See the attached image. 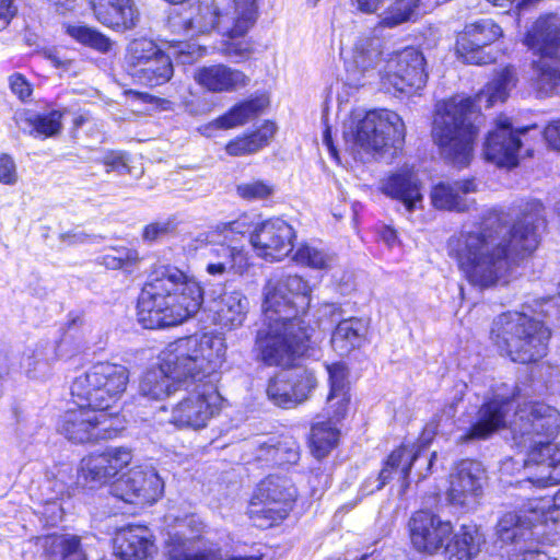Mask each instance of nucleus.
<instances>
[{
  "label": "nucleus",
  "instance_id": "f257e3e1",
  "mask_svg": "<svg viewBox=\"0 0 560 560\" xmlns=\"http://www.w3.org/2000/svg\"><path fill=\"white\" fill-rule=\"evenodd\" d=\"M544 212L540 201H532L511 224L504 213L490 211L480 224L447 240V255L471 285L488 289L504 284L518 260L537 248L539 230L545 228Z\"/></svg>",
  "mask_w": 560,
  "mask_h": 560
},
{
  "label": "nucleus",
  "instance_id": "f03ea898",
  "mask_svg": "<svg viewBox=\"0 0 560 560\" xmlns=\"http://www.w3.org/2000/svg\"><path fill=\"white\" fill-rule=\"evenodd\" d=\"M312 289L298 275L270 280L264 289L265 327L257 331V358L266 365H288L296 355L317 354V336L299 316L311 304Z\"/></svg>",
  "mask_w": 560,
  "mask_h": 560
},
{
  "label": "nucleus",
  "instance_id": "7ed1b4c3",
  "mask_svg": "<svg viewBox=\"0 0 560 560\" xmlns=\"http://www.w3.org/2000/svg\"><path fill=\"white\" fill-rule=\"evenodd\" d=\"M514 85V70L504 68L474 100L453 97L436 104L431 133L445 161L456 167H465L470 163L477 137V128L472 122L476 108L480 110L504 102Z\"/></svg>",
  "mask_w": 560,
  "mask_h": 560
},
{
  "label": "nucleus",
  "instance_id": "20e7f679",
  "mask_svg": "<svg viewBox=\"0 0 560 560\" xmlns=\"http://www.w3.org/2000/svg\"><path fill=\"white\" fill-rule=\"evenodd\" d=\"M226 346L220 335L203 334L179 338L159 355V366L148 370L140 381V394L161 400L198 375L215 373L225 360Z\"/></svg>",
  "mask_w": 560,
  "mask_h": 560
},
{
  "label": "nucleus",
  "instance_id": "39448f33",
  "mask_svg": "<svg viewBox=\"0 0 560 560\" xmlns=\"http://www.w3.org/2000/svg\"><path fill=\"white\" fill-rule=\"evenodd\" d=\"M203 291L200 284L171 266L156 268L138 299V318L147 329L176 326L200 310Z\"/></svg>",
  "mask_w": 560,
  "mask_h": 560
},
{
  "label": "nucleus",
  "instance_id": "423d86ee",
  "mask_svg": "<svg viewBox=\"0 0 560 560\" xmlns=\"http://www.w3.org/2000/svg\"><path fill=\"white\" fill-rule=\"evenodd\" d=\"M550 336L542 320L515 311L498 315L490 328V339L501 355L522 364L542 359Z\"/></svg>",
  "mask_w": 560,
  "mask_h": 560
},
{
  "label": "nucleus",
  "instance_id": "0eeeda50",
  "mask_svg": "<svg viewBox=\"0 0 560 560\" xmlns=\"http://www.w3.org/2000/svg\"><path fill=\"white\" fill-rule=\"evenodd\" d=\"M129 372L120 364L98 362L77 376L71 384V395L85 407L104 413L112 409L127 388Z\"/></svg>",
  "mask_w": 560,
  "mask_h": 560
},
{
  "label": "nucleus",
  "instance_id": "6e6552de",
  "mask_svg": "<svg viewBox=\"0 0 560 560\" xmlns=\"http://www.w3.org/2000/svg\"><path fill=\"white\" fill-rule=\"evenodd\" d=\"M213 374L198 375L183 383L187 394L173 407L170 423L179 429L200 430L219 413L222 397L210 380Z\"/></svg>",
  "mask_w": 560,
  "mask_h": 560
},
{
  "label": "nucleus",
  "instance_id": "1a4fd4ad",
  "mask_svg": "<svg viewBox=\"0 0 560 560\" xmlns=\"http://www.w3.org/2000/svg\"><path fill=\"white\" fill-rule=\"evenodd\" d=\"M258 16L257 0H224L219 8V33L226 37L222 44L225 56L235 60L249 57L250 42L245 37Z\"/></svg>",
  "mask_w": 560,
  "mask_h": 560
},
{
  "label": "nucleus",
  "instance_id": "9d476101",
  "mask_svg": "<svg viewBox=\"0 0 560 560\" xmlns=\"http://www.w3.org/2000/svg\"><path fill=\"white\" fill-rule=\"evenodd\" d=\"M296 498L291 479L271 475L257 486L248 508L249 517L260 527L272 526L287 517Z\"/></svg>",
  "mask_w": 560,
  "mask_h": 560
},
{
  "label": "nucleus",
  "instance_id": "9b49d317",
  "mask_svg": "<svg viewBox=\"0 0 560 560\" xmlns=\"http://www.w3.org/2000/svg\"><path fill=\"white\" fill-rule=\"evenodd\" d=\"M167 560H222L221 547L208 537L206 525L195 515L180 521L164 542Z\"/></svg>",
  "mask_w": 560,
  "mask_h": 560
},
{
  "label": "nucleus",
  "instance_id": "f8f14e48",
  "mask_svg": "<svg viewBox=\"0 0 560 560\" xmlns=\"http://www.w3.org/2000/svg\"><path fill=\"white\" fill-rule=\"evenodd\" d=\"M354 142L363 150L382 152L387 147L399 148L405 138L400 117L390 110H371L361 119L354 131Z\"/></svg>",
  "mask_w": 560,
  "mask_h": 560
},
{
  "label": "nucleus",
  "instance_id": "ddd939ff",
  "mask_svg": "<svg viewBox=\"0 0 560 560\" xmlns=\"http://www.w3.org/2000/svg\"><path fill=\"white\" fill-rule=\"evenodd\" d=\"M383 85L395 92L409 93L422 89L428 80L425 59L422 52L413 47L396 51L380 68Z\"/></svg>",
  "mask_w": 560,
  "mask_h": 560
},
{
  "label": "nucleus",
  "instance_id": "4468645a",
  "mask_svg": "<svg viewBox=\"0 0 560 560\" xmlns=\"http://www.w3.org/2000/svg\"><path fill=\"white\" fill-rule=\"evenodd\" d=\"M540 535L534 518L516 512L504 514L495 526L497 544L506 548L508 560H533L539 556L535 536Z\"/></svg>",
  "mask_w": 560,
  "mask_h": 560
},
{
  "label": "nucleus",
  "instance_id": "2eb2a0df",
  "mask_svg": "<svg viewBox=\"0 0 560 560\" xmlns=\"http://www.w3.org/2000/svg\"><path fill=\"white\" fill-rule=\"evenodd\" d=\"M560 428V412L544 402L524 406L515 412L511 424L513 441L518 447H526L535 440H550Z\"/></svg>",
  "mask_w": 560,
  "mask_h": 560
},
{
  "label": "nucleus",
  "instance_id": "dca6fc26",
  "mask_svg": "<svg viewBox=\"0 0 560 560\" xmlns=\"http://www.w3.org/2000/svg\"><path fill=\"white\" fill-rule=\"evenodd\" d=\"M427 462V472L430 471L436 454L423 455L415 446L402 445L394 450L387 457L382 470L376 477H369L361 487L364 495L373 494L383 489L390 480L397 479L400 483V493H405L409 486V474L412 466L421 459Z\"/></svg>",
  "mask_w": 560,
  "mask_h": 560
},
{
  "label": "nucleus",
  "instance_id": "f3484780",
  "mask_svg": "<svg viewBox=\"0 0 560 560\" xmlns=\"http://www.w3.org/2000/svg\"><path fill=\"white\" fill-rule=\"evenodd\" d=\"M78 409H71L61 417L58 430L66 439L73 443L83 444L98 440L112 439L117 431L105 425L107 417L105 413L85 407L75 399Z\"/></svg>",
  "mask_w": 560,
  "mask_h": 560
},
{
  "label": "nucleus",
  "instance_id": "a211bd4d",
  "mask_svg": "<svg viewBox=\"0 0 560 560\" xmlns=\"http://www.w3.org/2000/svg\"><path fill=\"white\" fill-rule=\"evenodd\" d=\"M523 44L538 56L534 61L535 80L538 78V63L546 62L560 68V15L545 13L526 27Z\"/></svg>",
  "mask_w": 560,
  "mask_h": 560
},
{
  "label": "nucleus",
  "instance_id": "6ab92c4d",
  "mask_svg": "<svg viewBox=\"0 0 560 560\" xmlns=\"http://www.w3.org/2000/svg\"><path fill=\"white\" fill-rule=\"evenodd\" d=\"M212 230L206 234L202 256L206 272L214 278L243 275L248 268L247 253L235 242L228 241Z\"/></svg>",
  "mask_w": 560,
  "mask_h": 560
},
{
  "label": "nucleus",
  "instance_id": "aec40b11",
  "mask_svg": "<svg viewBox=\"0 0 560 560\" xmlns=\"http://www.w3.org/2000/svg\"><path fill=\"white\" fill-rule=\"evenodd\" d=\"M503 36L502 27L485 18L465 25L456 39V51L467 63L487 65L494 58L487 48Z\"/></svg>",
  "mask_w": 560,
  "mask_h": 560
},
{
  "label": "nucleus",
  "instance_id": "412c9836",
  "mask_svg": "<svg viewBox=\"0 0 560 560\" xmlns=\"http://www.w3.org/2000/svg\"><path fill=\"white\" fill-rule=\"evenodd\" d=\"M529 128H513L506 116H499L494 127L488 132L483 145V155L487 161L500 167H514L518 163V153L522 147L521 135Z\"/></svg>",
  "mask_w": 560,
  "mask_h": 560
},
{
  "label": "nucleus",
  "instance_id": "4be33fe9",
  "mask_svg": "<svg viewBox=\"0 0 560 560\" xmlns=\"http://www.w3.org/2000/svg\"><path fill=\"white\" fill-rule=\"evenodd\" d=\"M164 483L151 467H133L112 485V493L130 504L155 502Z\"/></svg>",
  "mask_w": 560,
  "mask_h": 560
},
{
  "label": "nucleus",
  "instance_id": "5701e85b",
  "mask_svg": "<svg viewBox=\"0 0 560 560\" xmlns=\"http://www.w3.org/2000/svg\"><path fill=\"white\" fill-rule=\"evenodd\" d=\"M295 232L280 218L259 223L250 234V244L257 255L270 260H280L293 249Z\"/></svg>",
  "mask_w": 560,
  "mask_h": 560
},
{
  "label": "nucleus",
  "instance_id": "b1692460",
  "mask_svg": "<svg viewBox=\"0 0 560 560\" xmlns=\"http://www.w3.org/2000/svg\"><path fill=\"white\" fill-rule=\"evenodd\" d=\"M524 468L528 480L537 487H549L560 482V444L541 439L527 444Z\"/></svg>",
  "mask_w": 560,
  "mask_h": 560
},
{
  "label": "nucleus",
  "instance_id": "393cba45",
  "mask_svg": "<svg viewBox=\"0 0 560 560\" xmlns=\"http://www.w3.org/2000/svg\"><path fill=\"white\" fill-rule=\"evenodd\" d=\"M412 546L420 552L435 555L453 534V525L430 511H418L409 521Z\"/></svg>",
  "mask_w": 560,
  "mask_h": 560
},
{
  "label": "nucleus",
  "instance_id": "a878e982",
  "mask_svg": "<svg viewBox=\"0 0 560 560\" xmlns=\"http://www.w3.org/2000/svg\"><path fill=\"white\" fill-rule=\"evenodd\" d=\"M132 460L129 447H108L101 454L90 455L81 460L79 478L91 488L103 486L116 477Z\"/></svg>",
  "mask_w": 560,
  "mask_h": 560
},
{
  "label": "nucleus",
  "instance_id": "bb28decb",
  "mask_svg": "<svg viewBox=\"0 0 560 560\" xmlns=\"http://www.w3.org/2000/svg\"><path fill=\"white\" fill-rule=\"evenodd\" d=\"M485 471L475 460H462L451 475L448 501L465 509L474 508L482 494Z\"/></svg>",
  "mask_w": 560,
  "mask_h": 560
},
{
  "label": "nucleus",
  "instance_id": "cd10ccee",
  "mask_svg": "<svg viewBox=\"0 0 560 560\" xmlns=\"http://www.w3.org/2000/svg\"><path fill=\"white\" fill-rule=\"evenodd\" d=\"M383 55V42L375 36L360 37L353 47L352 62L347 69V80L350 85L359 88L371 79L380 77Z\"/></svg>",
  "mask_w": 560,
  "mask_h": 560
},
{
  "label": "nucleus",
  "instance_id": "c85d7f7f",
  "mask_svg": "<svg viewBox=\"0 0 560 560\" xmlns=\"http://www.w3.org/2000/svg\"><path fill=\"white\" fill-rule=\"evenodd\" d=\"M512 397L497 394L482 404L471 427L457 438L458 443L486 440L505 425V416L510 410Z\"/></svg>",
  "mask_w": 560,
  "mask_h": 560
},
{
  "label": "nucleus",
  "instance_id": "c756f323",
  "mask_svg": "<svg viewBox=\"0 0 560 560\" xmlns=\"http://www.w3.org/2000/svg\"><path fill=\"white\" fill-rule=\"evenodd\" d=\"M92 5L96 20L117 32L135 28L140 19L133 0H92Z\"/></svg>",
  "mask_w": 560,
  "mask_h": 560
},
{
  "label": "nucleus",
  "instance_id": "7c9ffc66",
  "mask_svg": "<svg viewBox=\"0 0 560 560\" xmlns=\"http://www.w3.org/2000/svg\"><path fill=\"white\" fill-rule=\"evenodd\" d=\"M380 190L393 199L402 202L408 212H412L422 203L420 183L409 168H402L381 179Z\"/></svg>",
  "mask_w": 560,
  "mask_h": 560
},
{
  "label": "nucleus",
  "instance_id": "2f4dec72",
  "mask_svg": "<svg viewBox=\"0 0 560 560\" xmlns=\"http://www.w3.org/2000/svg\"><path fill=\"white\" fill-rule=\"evenodd\" d=\"M476 190L474 179L439 183L431 190V202L439 210L465 212L475 205V200L468 195Z\"/></svg>",
  "mask_w": 560,
  "mask_h": 560
},
{
  "label": "nucleus",
  "instance_id": "473e14b6",
  "mask_svg": "<svg viewBox=\"0 0 560 560\" xmlns=\"http://www.w3.org/2000/svg\"><path fill=\"white\" fill-rule=\"evenodd\" d=\"M182 25L187 35L206 34L212 30L219 32V7L215 0H199L185 8L178 16L173 19V25Z\"/></svg>",
  "mask_w": 560,
  "mask_h": 560
},
{
  "label": "nucleus",
  "instance_id": "72a5a7b5",
  "mask_svg": "<svg viewBox=\"0 0 560 560\" xmlns=\"http://www.w3.org/2000/svg\"><path fill=\"white\" fill-rule=\"evenodd\" d=\"M116 553L122 560H144L154 551L150 530L144 526H127L115 537Z\"/></svg>",
  "mask_w": 560,
  "mask_h": 560
},
{
  "label": "nucleus",
  "instance_id": "f704fd0d",
  "mask_svg": "<svg viewBox=\"0 0 560 560\" xmlns=\"http://www.w3.org/2000/svg\"><path fill=\"white\" fill-rule=\"evenodd\" d=\"M196 81L211 92H231L245 86L248 78L224 65L203 67L195 73Z\"/></svg>",
  "mask_w": 560,
  "mask_h": 560
},
{
  "label": "nucleus",
  "instance_id": "c9c22d12",
  "mask_svg": "<svg viewBox=\"0 0 560 560\" xmlns=\"http://www.w3.org/2000/svg\"><path fill=\"white\" fill-rule=\"evenodd\" d=\"M88 325L82 315L70 313L66 329L59 340L51 342L58 360H68L81 353L86 348L84 332Z\"/></svg>",
  "mask_w": 560,
  "mask_h": 560
},
{
  "label": "nucleus",
  "instance_id": "e433bc0d",
  "mask_svg": "<svg viewBox=\"0 0 560 560\" xmlns=\"http://www.w3.org/2000/svg\"><path fill=\"white\" fill-rule=\"evenodd\" d=\"M479 551L478 528L472 524L460 525L444 544L447 560H471Z\"/></svg>",
  "mask_w": 560,
  "mask_h": 560
},
{
  "label": "nucleus",
  "instance_id": "4c0bfd02",
  "mask_svg": "<svg viewBox=\"0 0 560 560\" xmlns=\"http://www.w3.org/2000/svg\"><path fill=\"white\" fill-rule=\"evenodd\" d=\"M248 308V299L241 291L225 292L215 303V320L230 329L238 327L243 325Z\"/></svg>",
  "mask_w": 560,
  "mask_h": 560
},
{
  "label": "nucleus",
  "instance_id": "58836bf2",
  "mask_svg": "<svg viewBox=\"0 0 560 560\" xmlns=\"http://www.w3.org/2000/svg\"><path fill=\"white\" fill-rule=\"evenodd\" d=\"M368 331V323L362 318L350 317L339 322L331 336L334 349L341 355L360 347Z\"/></svg>",
  "mask_w": 560,
  "mask_h": 560
},
{
  "label": "nucleus",
  "instance_id": "ea45409f",
  "mask_svg": "<svg viewBox=\"0 0 560 560\" xmlns=\"http://www.w3.org/2000/svg\"><path fill=\"white\" fill-rule=\"evenodd\" d=\"M173 73L174 68L170 56L160 49L154 58L136 69L130 77L142 85L153 88L168 82Z\"/></svg>",
  "mask_w": 560,
  "mask_h": 560
},
{
  "label": "nucleus",
  "instance_id": "a19ab883",
  "mask_svg": "<svg viewBox=\"0 0 560 560\" xmlns=\"http://www.w3.org/2000/svg\"><path fill=\"white\" fill-rule=\"evenodd\" d=\"M330 392L327 397L329 409H334V419L341 420L346 413L349 402L348 387L346 381V369L341 363L327 365Z\"/></svg>",
  "mask_w": 560,
  "mask_h": 560
},
{
  "label": "nucleus",
  "instance_id": "79ce46f5",
  "mask_svg": "<svg viewBox=\"0 0 560 560\" xmlns=\"http://www.w3.org/2000/svg\"><path fill=\"white\" fill-rule=\"evenodd\" d=\"M275 132L276 125L271 121H265L261 127L250 135L230 141L225 150L228 154L233 156L255 153L269 143Z\"/></svg>",
  "mask_w": 560,
  "mask_h": 560
},
{
  "label": "nucleus",
  "instance_id": "37998d69",
  "mask_svg": "<svg viewBox=\"0 0 560 560\" xmlns=\"http://www.w3.org/2000/svg\"><path fill=\"white\" fill-rule=\"evenodd\" d=\"M259 458L279 466L293 465L300 459V448L296 442L291 439L277 442L269 439L260 444Z\"/></svg>",
  "mask_w": 560,
  "mask_h": 560
},
{
  "label": "nucleus",
  "instance_id": "c03bdc74",
  "mask_svg": "<svg viewBox=\"0 0 560 560\" xmlns=\"http://www.w3.org/2000/svg\"><path fill=\"white\" fill-rule=\"evenodd\" d=\"M52 343L48 340H40L36 343L32 353L23 359V366L30 377L44 376L50 366L57 361Z\"/></svg>",
  "mask_w": 560,
  "mask_h": 560
},
{
  "label": "nucleus",
  "instance_id": "a18cd8bd",
  "mask_svg": "<svg viewBox=\"0 0 560 560\" xmlns=\"http://www.w3.org/2000/svg\"><path fill=\"white\" fill-rule=\"evenodd\" d=\"M317 349L319 347L317 346ZM320 350H318L317 354L313 358L319 357ZM301 358H310L308 355H296L292 363L288 365H281L282 368H290L293 366V369H287L288 374H290V381L294 390V398H296V404L302 402L307 398L310 393L316 387L317 385V378L315 376V373L312 369H308L306 366L295 365V361Z\"/></svg>",
  "mask_w": 560,
  "mask_h": 560
},
{
  "label": "nucleus",
  "instance_id": "49530a36",
  "mask_svg": "<svg viewBox=\"0 0 560 560\" xmlns=\"http://www.w3.org/2000/svg\"><path fill=\"white\" fill-rule=\"evenodd\" d=\"M340 420L334 419V413L327 422H318L311 430V445L316 457L326 456L338 442L339 431L332 427Z\"/></svg>",
  "mask_w": 560,
  "mask_h": 560
},
{
  "label": "nucleus",
  "instance_id": "de8ad7c7",
  "mask_svg": "<svg viewBox=\"0 0 560 560\" xmlns=\"http://www.w3.org/2000/svg\"><path fill=\"white\" fill-rule=\"evenodd\" d=\"M159 50V46L151 39L142 37L131 40L127 46L125 56L129 75L154 58Z\"/></svg>",
  "mask_w": 560,
  "mask_h": 560
},
{
  "label": "nucleus",
  "instance_id": "09e8293b",
  "mask_svg": "<svg viewBox=\"0 0 560 560\" xmlns=\"http://www.w3.org/2000/svg\"><path fill=\"white\" fill-rule=\"evenodd\" d=\"M268 399L276 406L291 408L296 405L294 390L287 369L269 380L266 388Z\"/></svg>",
  "mask_w": 560,
  "mask_h": 560
},
{
  "label": "nucleus",
  "instance_id": "8fccbe9b",
  "mask_svg": "<svg viewBox=\"0 0 560 560\" xmlns=\"http://www.w3.org/2000/svg\"><path fill=\"white\" fill-rule=\"evenodd\" d=\"M261 103L258 100H249L236 104L226 114L222 115L213 125L218 128L229 129L242 126L255 118L261 109Z\"/></svg>",
  "mask_w": 560,
  "mask_h": 560
},
{
  "label": "nucleus",
  "instance_id": "3c124183",
  "mask_svg": "<svg viewBox=\"0 0 560 560\" xmlns=\"http://www.w3.org/2000/svg\"><path fill=\"white\" fill-rule=\"evenodd\" d=\"M261 103L258 100H249L236 104L226 114L222 115L213 125L218 128L229 129L242 126L255 118L261 109Z\"/></svg>",
  "mask_w": 560,
  "mask_h": 560
},
{
  "label": "nucleus",
  "instance_id": "603ef678",
  "mask_svg": "<svg viewBox=\"0 0 560 560\" xmlns=\"http://www.w3.org/2000/svg\"><path fill=\"white\" fill-rule=\"evenodd\" d=\"M98 260L107 269L131 273L138 268L141 258L137 249L121 246L102 255Z\"/></svg>",
  "mask_w": 560,
  "mask_h": 560
},
{
  "label": "nucleus",
  "instance_id": "864d4df0",
  "mask_svg": "<svg viewBox=\"0 0 560 560\" xmlns=\"http://www.w3.org/2000/svg\"><path fill=\"white\" fill-rule=\"evenodd\" d=\"M420 0H395L380 14L378 25L386 28L396 27L411 21L417 14Z\"/></svg>",
  "mask_w": 560,
  "mask_h": 560
},
{
  "label": "nucleus",
  "instance_id": "5fc2aeb1",
  "mask_svg": "<svg viewBox=\"0 0 560 560\" xmlns=\"http://www.w3.org/2000/svg\"><path fill=\"white\" fill-rule=\"evenodd\" d=\"M66 32L77 42L90 46L101 52H107L110 50L112 43L109 38L92 27L80 24L67 25Z\"/></svg>",
  "mask_w": 560,
  "mask_h": 560
},
{
  "label": "nucleus",
  "instance_id": "6e6d98bb",
  "mask_svg": "<svg viewBox=\"0 0 560 560\" xmlns=\"http://www.w3.org/2000/svg\"><path fill=\"white\" fill-rule=\"evenodd\" d=\"M293 259L301 265L308 266L315 269H325L331 266L334 262V256L327 254L325 250L310 246L302 245L300 246Z\"/></svg>",
  "mask_w": 560,
  "mask_h": 560
},
{
  "label": "nucleus",
  "instance_id": "4d7b16f0",
  "mask_svg": "<svg viewBox=\"0 0 560 560\" xmlns=\"http://www.w3.org/2000/svg\"><path fill=\"white\" fill-rule=\"evenodd\" d=\"M51 546L61 555L62 560H88L74 535H61L51 538Z\"/></svg>",
  "mask_w": 560,
  "mask_h": 560
},
{
  "label": "nucleus",
  "instance_id": "13d9d810",
  "mask_svg": "<svg viewBox=\"0 0 560 560\" xmlns=\"http://www.w3.org/2000/svg\"><path fill=\"white\" fill-rule=\"evenodd\" d=\"M63 113L60 110H50L49 113L35 115L30 118L34 131L45 137H54L61 130V118Z\"/></svg>",
  "mask_w": 560,
  "mask_h": 560
},
{
  "label": "nucleus",
  "instance_id": "bf43d9fd",
  "mask_svg": "<svg viewBox=\"0 0 560 560\" xmlns=\"http://www.w3.org/2000/svg\"><path fill=\"white\" fill-rule=\"evenodd\" d=\"M537 89L540 93H560V68L546 62L538 63Z\"/></svg>",
  "mask_w": 560,
  "mask_h": 560
},
{
  "label": "nucleus",
  "instance_id": "052dcab7",
  "mask_svg": "<svg viewBox=\"0 0 560 560\" xmlns=\"http://www.w3.org/2000/svg\"><path fill=\"white\" fill-rule=\"evenodd\" d=\"M253 228V223L248 215H241L234 221L226 222V223H220L212 228L211 230L213 232H217L218 234H222L223 238L228 241H233L235 244H237V236L244 235L248 232H250Z\"/></svg>",
  "mask_w": 560,
  "mask_h": 560
},
{
  "label": "nucleus",
  "instance_id": "680f3d73",
  "mask_svg": "<svg viewBox=\"0 0 560 560\" xmlns=\"http://www.w3.org/2000/svg\"><path fill=\"white\" fill-rule=\"evenodd\" d=\"M97 162L105 166L106 173L126 175L131 174L132 171L127 154L121 151H108Z\"/></svg>",
  "mask_w": 560,
  "mask_h": 560
},
{
  "label": "nucleus",
  "instance_id": "e2e57ef3",
  "mask_svg": "<svg viewBox=\"0 0 560 560\" xmlns=\"http://www.w3.org/2000/svg\"><path fill=\"white\" fill-rule=\"evenodd\" d=\"M237 194L246 200H261L273 194V187L264 180H253L237 185Z\"/></svg>",
  "mask_w": 560,
  "mask_h": 560
},
{
  "label": "nucleus",
  "instance_id": "0e129e2a",
  "mask_svg": "<svg viewBox=\"0 0 560 560\" xmlns=\"http://www.w3.org/2000/svg\"><path fill=\"white\" fill-rule=\"evenodd\" d=\"M171 230L172 222L170 220L153 222L144 226L142 238L145 242H154L166 235Z\"/></svg>",
  "mask_w": 560,
  "mask_h": 560
},
{
  "label": "nucleus",
  "instance_id": "69168bd1",
  "mask_svg": "<svg viewBox=\"0 0 560 560\" xmlns=\"http://www.w3.org/2000/svg\"><path fill=\"white\" fill-rule=\"evenodd\" d=\"M18 179L16 167L13 159L8 154L0 155V183L13 185Z\"/></svg>",
  "mask_w": 560,
  "mask_h": 560
},
{
  "label": "nucleus",
  "instance_id": "338daca9",
  "mask_svg": "<svg viewBox=\"0 0 560 560\" xmlns=\"http://www.w3.org/2000/svg\"><path fill=\"white\" fill-rule=\"evenodd\" d=\"M10 89L21 101H25L32 94L30 83L20 73H14L9 78Z\"/></svg>",
  "mask_w": 560,
  "mask_h": 560
},
{
  "label": "nucleus",
  "instance_id": "774afa93",
  "mask_svg": "<svg viewBox=\"0 0 560 560\" xmlns=\"http://www.w3.org/2000/svg\"><path fill=\"white\" fill-rule=\"evenodd\" d=\"M549 147L560 151V119L551 121L544 130Z\"/></svg>",
  "mask_w": 560,
  "mask_h": 560
}]
</instances>
